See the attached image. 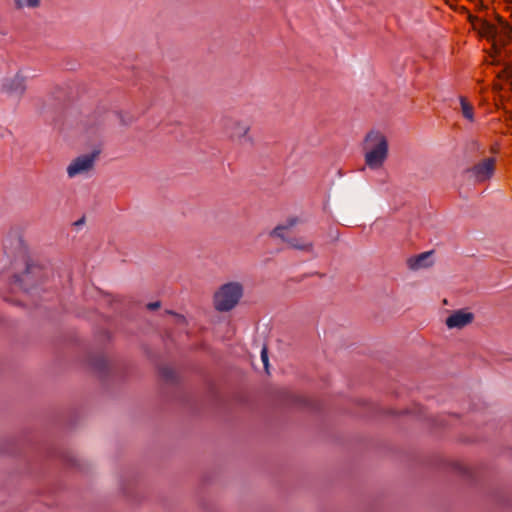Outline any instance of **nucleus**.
<instances>
[{"mask_svg":"<svg viewBox=\"0 0 512 512\" xmlns=\"http://www.w3.org/2000/svg\"><path fill=\"white\" fill-rule=\"evenodd\" d=\"M84 221H85V219H84V218H81V219H79L78 221H76L74 224H75L76 226H79V225L84 224Z\"/></svg>","mask_w":512,"mask_h":512,"instance_id":"obj_21","label":"nucleus"},{"mask_svg":"<svg viewBox=\"0 0 512 512\" xmlns=\"http://www.w3.org/2000/svg\"><path fill=\"white\" fill-rule=\"evenodd\" d=\"M249 130L250 125L240 120L231 121L230 125L227 127V131L233 140H237L241 143L252 144L253 140L248 135Z\"/></svg>","mask_w":512,"mask_h":512,"instance_id":"obj_8","label":"nucleus"},{"mask_svg":"<svg viewBox=\"0 0 512 512\" xmlns=\"http://www.w3.org/2000/svg\"><path fill=\"white\" fill-rule=\"evenodd\" d=\"M4 253L9 258L25 257L26 247L21 235L14 231L10 232L3 243Z\"/></svg>","mask_w":512,"mask_h":512,"instance_id":"obj_6","label":"nucleus"},{"mask_svg":"<svg viewBox=\"0 0 512 512\" xmlns=\"http://www.w3.org/2000/svg\"><path fill=\"white\" fill-rule=\"evenodd\" d=\"M168 313L172 314L175 317L177 324H183L184 325V324L187 323V320H186L185 316L177 314V313L172 312V311H169Z\"/></svg>","mask_w":512,"mask_h":512,"instance_id":"obj_18","label":"nucleus"},{"mask_svg":"<svg viewBox=\"0 0 512 512\" xmlns=\"http://www.w3.org/2000/svg\"><path fill=\"white\" fill-rule=\"evenodd\" d=\"M462 115L469 121L474 120L473 106L466 100L465 97H459Z\"/></svg>","mask_w":512,"mask_h":512,"instance_id":"obj_15","label":"nucleus"},{"mask_svg":"<svg viewBox=\"0 0 512 512\" xmlns=\"http://www.w3.org/2000/svg\"><path fill=\"white\" fill-rule=\"evenodd\" d=\"M261 360L266 370H268V353L266 347L261 350Z\"/></svg>","mask_w":512,"mask_h":512,"instance_id":"obj_19","label":"nucleus"},{"mask_svg":"<svg viewBox=\"0 0 512 512\" xmlns=\"http://www.w3.org/2000/svg\"><path fill=\"white\" fill-rule=\"evenodd\" d=\"M121 122H122L124 125H128V124L131 122V120L129 119V120L127 121V120H125V119L121 116Z\"/></svg>","mask_w":512,"mask_h":512,"instance_id":"obj_22","label":"nucleus"},{"mask_svg":"<svg viewBox=\"0 0 512 512\" xmlns=\"http://www.w3.org/2000/svg\"><path fill=\"white\" fill-rule=\"evenodd\" d=\"M91 367L100 375H105L109 370V361L102 354L92 355L89 359Z\"/></svg>","mask_w":512,"mask_h":512,"instance_id":"obj_12","label":"nucleus"},{"mask_svg":"<svg viewBox=\"0 0 512 512\" xmlns=\"http://www.w3.org/2000/svg\"><path fill=\"white\" fill-rule=\"evenodd\" d=\"M495 159L494 158H487L483 160L482 162L474 165L471 169L468 171L473 174L476 181L483 182L492 177L495 170Z\"/></svg>","mask_w":512,"mask_h":512,"instance_id":"obj_9","label":"nucleus"},{"mask_svg":"<svg viewBox=\"0 0 512 512\" xmlns=\"http://www.w3.org/2000/svg\"><path fill=\"white\" fill-rule=\"evenodd\" d=\"M432 252H424L415 257H411L408 259L407 264L411 270H419L423 268H428L432 266L433 262L431 260Z\"/></svg>","mask_w":512,"mask_h":512,"instance_id":"obj_11","label":"nucleus"},{"mask_svg":"<svg viewBox=\"0 0 512 512\" xmlns=\"http://www.w3.org/2000/svg\"><path fill=\"white\" fill-rule=\"evenodd\" d=\"M244 287L240 282L232 281L221 285L213 295V306L218 312L231 311L243 296Z\"/></svg>","mask_w":512,"mask_h":512,"instance_id":"obj_2","label":"nucleus"},{"mask_svg":"<svg viewBox=\"0 0 512 512\" xmlns=\"http://www.w3.org/2000/svg\"><path fill=\"white\" fill-rule=\"evenodd\" d=\"M474 319V314L465 310L454 311L447 317L445 324L449 329H462L470 324Z\"/></svg>","mask_w":512,"mask_h":512,"instance_id":"obj_10","label":"nucleus"},{"mask_svg":"<svg viewBox=\"0 0 512 512\" xmlns=\"http://www.w3.org/2000/svg\"><path fill=\"white\" fill-rule=\"evenodd\" d=\"M160 375L165 381L169 383H175L177 380L175 370L168 366H163L160 368Z\"/></svg>","mask_w":512,"mask_h":512,"instance_id":"obj_17","label":"nucleus"},{"mask_svg":"<svg viewBox=\"0 0 512 512\" xmlns=\"http://www.w3.org/2000/svg\"><path fill=\"white\" fill-rule=\"evenodd\" d=\"M45 278L46 272L40 265L27 262L25 271L15 276V282L18 283L21 288L28 291L37 283L43 282Z\"/></svg>","mask_w":512,"mask_h":512,"instance_id":"obj_3","label":"nucleus"},{"mask_svg":"<svg viewBox=\"0 0 512 512\" xmlns=\"http://www.w3.org/2000/svg\"><path fill=\"white\" fill-rule=\"evenodd\" d=\"M287 243L289 244V246L291 248L301 250V251L311 252L313 249V244L311 242L303 241V240L297 239V238L287 239Z\"/></svg>","mask_w":512,"mask_h":512,"instance_id":"obj_14","label":"nucleus"},{"mask_svg":"<svg viewBox=\"0 0 512 512\" xmlns=\"http://www.w3.org/2000/svg\"><path fill=\"white\" fill-rule=\"evenodd\" d=\"M160 307V302H151L149 304H147V308L149 310H156Z\"/></svg>","mask_w":512,"mask_h":512,"instance_id":"obj_20","label":"nucleus"},{"mask_svg":"<svg viewBox=\"0 0 512 512\" xmlns=\"http://www.w3.org/2000/svg\"><path fill=\"white\" fill-rule=\"evenodd\" d=\"M2 91L9 97L21 98L26 91L25 77L17 73L13 77L5 78L2 83Z\"/></svg>","mask_w":512,"mask_h":512,"instance_id":"obj_7","label":"nucleus"},{"mask_svg":"<svg viewBox=\"0 0 512 512\" xmlns=\"http://www.w3.org/2000/svg\"><path fill=\"white\" fill-rule=\"evenodd\" d=\"M297 223V218H290L287 220L286 224L276 226L272 230L271 236L280 238L281 240L287 242V239L289 238L286 236V231L294 227Z\"/></svg>","mask_w":512,"mask_h":512,"instance_id":"obj_13","label":"nucleus"},{"mask_svg":"<svg viewBox=\"0 0 512 512\" xmlns=\"http://www.w3.org/2000/svg\"><path fill=\"white\" fill-rule=\"evenodd\" d=\"M483 35L493 41V46L496 48L498 44L504 45L506 39L510 37V27L503 20L499 19L497 24L490 22L482 23Z\"/></svg>","mask_w":512,"mask_h":512,"instance_id":"obj_4","label":"nucleus"},{"mask_svg":"<svg viewBox=\"0 0 512 512\" xmlns=\"http://www.w3.org/2000/svg\"><path fill=\"white\" fill-rule=\"evenodd\" d=\"M14 7L16 9H35L41 4V0H13Z\"/></svg>","mask_w":512,"mask_h":512,"instance_id":"obj_16","label":"nucleus"},{"mask_svg":"<svg viewBox=\"0 0 512 512\" xmlns=\"http://www.w3.org/2000/svg\"><path fill=\"white\" fill-rule=\"evenodd\" d=\"M97 156L98 152L94 151L75 158L67 167L68 176L74 178L90 172L94 168Z\"/></svg>","mask_w":512,"mask_h":512,"instance_id":"obj_5","label":"nucleus"},{"mask_svg":"<svg viewBox=\"0 0 512 512\" xmlns=\"http://www.w3.org/2000/svg\"><path fill=\"white\" fill-rule=\"evenodd\" d=\"M368 150L365 153V163L373 170L383 166L388 156V142L383 134L371 131L365 137Z\"/></svg>","mask_w":512,"mask_h":512,"instance_id":"obj_1","label":"nucleus"}]
</instances>
